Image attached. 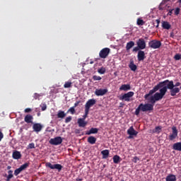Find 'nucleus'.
Wrapping results in <instances>:
<instances>
[{
  "label": "nucleus",
  "instance_id": "f257e3e1",
  "mask_svg": "<svg viewBox=\"0 0 181 181\" xmlns=\"http://www.w3.org/2000/svg\"><path fill=\"white\" fill-rule=\"evenodd\" d=\"M161 83L165 89L170 90V95L172 97H175L176 95L179 93L180 91L181 90V88L180 87L181 86V83L180 82H176L174 84L173 81L166 79L163 81H161Z\"/></svg>",
  "mask_w": 181,
  "mask_h": 181
},
{
  "label": "nucleus",
  "instance_id": "f03ea898",
  "mask_svg": "<svg viewBox=\"0 0 181 181\" xmlns=\"http://www.w3.org/2000/svg\"><path fill=\"white\" fill-rule=\"evenodd\" d=\"M153 105L151 104V103H140V105H139V107H137L136 108L135 110V115L136 116H139L140 111L142 112H147V111H153Z\"/></svg>",
  "mask_w": 181,
  "mask_h": 181
},
{
  "label": "nucleus",
  "instance_id": "7ed1b4c3",
  "mask_svg": "<svg viewBox=\"0 0 181 181\" xmlns=\"http://www.w3.org/2000/svg\"><path fill=\"white\" fill-rule=\"evenodd\" d=\"M167 91L168 89L163 86L162 88L159 89V93H154L153 97L154 99H156V100L160 101L163 99V97H165Z\"/></svg>",
  "mask_w": 181,
  "mask_h": 181
},
{
  "label": "nucleus",
  "instance_id": "20e7f679",
  "mask_svg": "<svg viewBox=\"0 0 181 181\" xmlns=\"http://www.w3.org/2000/svg\"><path fill=\"white\" fill-rule=\"evenodd\" d=\"M163 87V85L162 82L158 83L156 86L153 87V89H151L150 91H148V93L146 94L144 96L145 100H148V97H150L153 93H156V91L159 90Z\"/></svg>",
  "mask_w": 181,
  "mask_h": 181
},
{
  "label": "nucleus",
  "instance_id": "39448f33",
  "mask_svg": "<svg viewBox=\"0 0 181 181\" xmlns=\"http://www.w3.org/2000/svg\"><path fill=\"white\" fill-rule=\"evenodd\" d=\"M45 167L47 168H49L51 170H56L59 173L61 172V170H63V165L59 163L57 164H52V163H45Z\"/></svg>",
  "mask_w": 181,
  "mask_h": 181
},
{
  "label": "nucleus",
  "instance_id": "423d86ee",
  "mask_svg": "<svg viewBox=\"0 0 181 181\" xmlns=\"http://www.w3.org/2000/svg\"><path fill=\"white\" fill-rule=\"evenodd\" d=\"M148 47L153 48V49H158L161 47L162 44L160 40H152L148 43Z\"/></svg>",
  "mask_w": 181,
  "mask_h": 181
},
{
  "label": "nucleus",
  "instance_id": "0eeeda50",
  "mask_svg": "<svg viewBox=\"0 0 181 181\" xmlns=\"http://www.w3.org/2000/svg\"><path fill=\"white\" fill-rule=\"evenodd\" d=\"M110 53V49L108 47H105V48L102 49L100 51L99 57L101 59H105L106 57H108Z\"/></svg>",
  "mask_w": 181,
  "mask_h": 181
},
{
  "label": "nucleus",
  "instance_id": "6e6552de",
  "mask_svg": "<svg viewBox=\"0 0 181 181\" xmlns=\"http://www.w3.org/2000/svg\"><path fill=\"white\" fill-rule=\"evenodd\" d=\"M62 143H63V139L61 136H57L55 138H52L49 140V144L51 145H60Z\"/></svg>",
  "mask_w": 181,
  "mask_h": 181
},
{
  "label": "nucleus",
  "instance_id": "1a4fd4ad",
  "mask_svg": "<svg viewBox=\"0 0 181 181\" xmlns=\"http://www.w3.org/2000/svg\"><path fill=\"white\" fill-rule=\"evenodd\" d=\"M134 95V92H129L127 93H124L122 97H120L119 100H124V101H131V98L133 97Z\"/></svg>",
  "mask_w": 181,
  "mask_h": 181
},
{
  "label": "nucleus",
  "instance_id": "9d476101",
  "mask_svg": "<svg viewBox=\"0 0 181 181\" xmlns=\"http://www.w3.org/2000/svg\"><path fill=\"white\" fill-rule=\"evenodd\" d=\"M108 93V89L107 88H97L95 91V95L97 97L104 96L106 93Z\"/></svg>",
  "mask_w": 181,
  "mask_h": 181
},
{
  "label": "nucleus",
  "instance_id": "9b49d317",
  "mask_svg": "<svg viewBox=\"0 0 181 181\" xmlns=\"http://www.w3.org/2000/svg\"><path fill=\"white\" fill-rule=\"evenodd\" d=\"M96 102L97 101L94 98L89 99L85 105V110L90 111V108L91 107H93L95 104Z\"/></svg>",
  "mask_w": 181,
  "mask_h": 181
},
{
  "label": "nucleus",
  "instance_id": "f8f14e48",
  "mask_svg": "<svg viewBox=\"0 0 181 181\" xmlns=\"http://www.w3.org/2000/svg\"><path fill=\"white\" fill-rule=\"evenodd\" d=\"M127 134L129 135L128 139H132L134 136L138 135V132L135 131L133 127H130L127 130Z\"/></svg>",
  "mask_w": 181,
  "mask_h": 181
},
{
  "label": "nucleus",
  "instance_id": "ddd939ff",
  "mask_svg": "<svg viewBox=\"0 0 181 181\" xmlns=\"http://www.w3.org/2000/svg\"><path fill=\"white\" fill-rule=\"evenodd\" d=\"M136 43V46L139 47L141 50H143L146 48V41L143 38H140L139 40H137Z\"/></svg>",
  "mask_w": 181,
  "mask_h": 181
},
{
  "label": "nucleus",
  "instance_id": "4468645a",
  "mask_svg": "<svg viewBox=\"0 0 181 181\" xmlns=\"http://www.w3.org/2000/svg\"><path fill=\"white\" fill-rule=\"evenodd\" d=\"M172 129H173V134L169 136L170 141H173L174 139H175L178 134V132L176 127H173Z\"/></svg>",
  "mask_w": 181,
  "mask_h": 181
},
{
  "label": "nucleus",
  "instance_id": "2eb2a0df",
  "mask_svg": "<svg viewBox=\"0 0 181 181\" xmlns=\"http://www.w3.org/2000/svg\"><path fill=\"white\" fill-rule=\"evenodd\" d=\"M145 58V52L143 50H139V52H137V60H139V62H143Z\"/></svg>",
  "mask_w": 181,
  "mask_h": 181
},
{
  "label": "nucleus",
  "instance_id": "dca6fc26",
  "mask_svg": "<svg viewBox=\"0 0 181 181\" xmlns=\"http://www.w3.org/2000/svg\"><path fill=\"white\" fill-rule=\"evenodd\" d=\"M33 129L37 133L40 132L42 129V125L40 123H35L33 126Z\"/></svg>",
  "mask_w": 181,
  "mask_h": 181
},
{
  "label": "nucleus",
  "instance_id": "f3484780",
  "mask_svg": "<svg viewBox=\"0 0 181 181\" xmlns=\"http://www.w3.org/2000/svg\"><path fill=\"white\" fill-rule=\"evenodd\" d=\"M98 133V129L96 127H91L89 131L86 132V136H90L91 134H97Z\"/></svg>",
  "mask_w": 181,
  "mask_h": 181
},
{
  "label": "nucleus",
  "instance_id": "a211bd4d",
  "mask_svg": "<svg viewBox=\"0 0 181 181\" xmlns=\"http://www.w3.org/2000/svg\"><path fill=\"white\" fill-rule=\"evenodd\" d=\"M78 127L84 128L87 126L88 122H86V120H83V119L82 118H78Z\"/></svg>",
  "mask_w": 181,
  "mask_h": 181
},
{
  "label": "nucleus",
  "instance_id": "6ab92c4d",
  "mask_svg": "<svg viewBox=\"0 0 181 181\" xmlns=\"http://www.w3.org/2000/svg\"><path fill=\"white\" fill-rule=\"evenodd\" d=\"M22 157L21 152L15 151L12 153V158L15 160H19Z\"/></svg>",
  "mask_w": 181,
  "mask_h": 181
},
{
  "label": "nucleus",
  "instance_id": "aec40b11",
  "mask_svg": "<svg viewBox=\"0 0 181 181\" xmlns=\"http://www.w3.org/2000/svg\"><path fill=\"white\" fill-rule=\"evenodd\" d=\"M33 115L28 114L25 117H24V121L28 124H33Z\"/></svg>",
  "mask_w": 181,
  "mask_h": 181
},
{
  "label": "nucleus",
  "instance_id": "412c9836",
  "mask_svg": "<svg viewBox=\"0 0 181 181\" xmlns=\"http://www.w3.org/2000/svg\"><path fill=\"white\" fill-rule=\"evenodd\" d=\"M131 85L129 84H122V86L119 87V90H123V91H128L131 90Z\"/></svg>",
  "mask_w": 181,
  "mask_h": 181
},
{
  "label": "nucleus",
  "instance_id": "4be33fe9",
  "mask_svg": "<svg viewBox=\"0 0 181 181\" xmlns=\"http://www.w3.org/2000/svg\"><path fill=\"white\" fill-rule=\"evenodd\" d=\"M7 173H8V175H7V174H6L4 175V177H6V181H10L11 179H12L13 177V171L10 170L9 171L7 172Z\"/></svg>",
  "mask_w": 181,
  "mask_h": 181
},
{
  "label": "nucleus",
  "instance_id": "5701e85b",
  "mask_svg": "<svg viewBox=\"0 0 181 181\" xmlns=\"http://www.w3.org/2000/svg\"><path fill=\"white\" fill-rule=\"evenodd\" d=\"M88 142L90 145H94L95 144V142H97V138L93 136H90L88 138Z\"/></svg>",
  "mask_w": 181,
  "mask_h": 181
},
{
  "label": "nucleus",
  "instance_id": "b1692460",
  "mask_svg": "<svg viewBox=\"0 0 181 181\" xmlns=\"http://www.w3.org/2000/svg\"><path fill=\"white\" fill-rule=\"evenodd\" d=\"M177 177L173 174H170L167 177H165V181H176Z\"/></svg>",
  "mask_w": 181,
  "mask_h": 181
},
{
  "label": "nucleus",
  "instance_id": "393cba45",
  "mask_svg": "<svg viewBox=\"0 0 181 181\" xmlns=\"http://www.w3.org/2000/svg\"><path fill=\"white\" fill-rule=\"evenodd\" d=\"M173 149L174 151H181V142L173 144Z\"/></svg>",
  "mask_w": 181,
  "mask_h": 181
},
{
  "label": "nucleus",
  "instance_id": "a878e982",
  "mask_svg": "<svg viewBox=\"0 0 181 181\" xmlns=\"http://www.w3.org/2000/svg\"><path fill=\"white\" fill-rule=\"evenodd\" d=\"M101 155L103 156V159L108 158L110 155V151L107 149L101 151Z\"/></svg>",
  "mask_w": 181,
  "mask_h": 181
},
{
  "label": "nucleus",
  "instance_id": "bb28decb",
  "mask_svg": "<svg viewBox=\"0 0 181 181\" xmlns=\"http://www.w3.org/2000/svg\"><path fill=\"white\" fill-rule=\"evenodd\" d=\"M162 27L163 29L170 30L171 28V25L168 21H163Z\"/></svg>",
  "mask_w": 181,
  "mask_h": 181
},
{
  "label": "nucleus",
  "instance_id": "cd10ccee",
  "mask_svg": "<svg viewBox=\"0 0 181 181\" xmlns=\"http://www.w3.org/2000/svg\"><path fill=\"white\" fill-rule=\"evenodd\" d=\"M129 67L132 71H136L137 70V66L134 64V61H131Z\"/></svg>",
  "mask_w": 181,
  "mask_h": 181
},
{
  "label": "nucleus",
  "instance_id": "c85d7f7f",
  "mask_svg": "<svg viewBox=\"0 0 181 181\" xmlns=\"http://www.w3.org/2000/svg\"><path fill=\"white\" fill-rule=\"evenodd\" d=\"M134 46V41H130L129 42H127V44H126V51H129V49H131Z\"/></svg>",
  "mask_w": 181,
  "mask_h": 181
},
{
  "label": "nucleus",
  "instance_id": "c756f323",
  "mask_svg": "<svg viewBox=\"0 0 181 181\" xmlns=\"http://www.w3.org/2000/svg\"><path fill=\"white\" fill-rule=\"evenodd\" d=\"M66 116V114L63 110L58 111L57 118L64 119Z\"/></svg>",
  "mask_w": 181,
  "mask_h": 181
},
{
  "label": "nucleus",
  "instance_id": "7c9ffc66",
  "mask_svg": "<svg viewBox=\"0 0 181 181\" xmlns=\"http://www.w3.org/2000/svg\"><path fill=\"white\" fill-rule=\"evenodd\" d=\"M112 159H113V163L115 164H117L120 162L121 158L119 156L116 155L113 156Z\"/></svg>",
  "mask_w": 181,
  "mask_h": 181
},
{
  "label": "nucleus",
  "instance_id": "2f4dec72",
  "mask_svg": "<svg viewBox=\"0 0 181 181\" xmlns=\"http://www.w3.org/2000/svg\"><path fill=\"white\" fill-rule=\"evenodd\" d=\"M30 166V163H25L23 165H22L20 168H18L19 169L21 170V171L25 170L28 168H29Z\"/></svg>",
  "mask_w": 181,
  "mask_h": 181
},
{
  "label": "nucleus",
  "instance_id": "473e14b6",
  "mask_svg": "<svg viewBox=\"0 0 181 181\" xmlns=\"http://www.w3.org/2000/svg\"><path fill=\"white\" fill-rule=\"evenodd\" d=\"M145 24V22L144 20L141 18H137L136 20V25L139 26H143Z\"/></svg>",
  "mask_w": 181,
  "mask_h": 181
},
{
  "label": "nucleus",
  "instance_id": "72a5a7b5",
  "mask_svg": "<svg viewBox=\"0 0 181 181\" xmlns=\"http://www.w3.org/2000/svg\"><path fill=\"white\" fill-rule=\"evenodd\" d=\"M72 83L70 81H67L65 83V84H64V88H69L71 87Z\"/></svg>",
  "mask_w": 181,
  "mask_h": 181
},
{
  "label": "nucleus",
  "instance_id": "f704fd0d",
  "mask_svg": "<svg viewBox=\"0 0 181 181\" xmlns=\"http://www.w3.org/2000/svg\"><path fill=\"white\" fill-rule=\"evenodd\" d=\"M40 107H41V110H42V111H46V110H47V104H45V103H41Z\"/></svg>",
  "mask_w": 181,
  "mask_h": 181
},
{
  "label": "nucleus",
  "instance_id": "c9c22d12",
  "mask_svg": "<svg viewBox=\"0 0 181 181\" xmlns=\"http://www.w3.org/2000/svg\"><path fill=\"white\" fill-rule=\"evenodd\" d=\"M28 149H35V143H30L27 147Z\"/></svg>",
  "mask_w": 181,
  "mask_h": 181
},
{
  "label": "nucleus",
  "instance_id": "e433bc0d",
  "mask_svg": "<svg viewBox=\"0 0 181 181\" xmlns=\"http://www.w3.org/2000/svg\"><path fill=\"white\" fill-rule=\"evenodd\" d=\"M105 71L106 69L103 67L100 68V69H98V73H99L100 74H105Z\"/></svg>",
  "mask_w": 181,
  "mask_h": 181
},
{
  "label": "nucleus",
  "instance_id": "4c0bfd02",
  "mask_svg": "<svg viewBox=\"0 0 181 181\" xmlns=\"http://www.w3.org/2000/svg\"><path fill=\"white\" fill-rule=\"evenodd\" d=\"M92 78L94 80V81H99L102 79V78L99 76L94 75Z\"/></svg>",
  "mask_w": 181,
  "mask_h": 181
},
{
  "label": "nucleus",
  "instance_id": "58836bf2",
  "mask_svg": "<svg viewBox=\"0 0 181 181\" xmlns=\"http://www.w3.org/2000/svg\"><path fill=\"white\" fill-rule=\"evenodd\" d=\"M67 112H71V115H74L76 113V110H75V107H69V109L68 110Z\"/></svg>",
  "mask_w": 181,
  "mask_h": 181
},
{
  "label": "nucleus",
  "instance_id": "ea45409f",
  "mask_svg": "<svg viewBox=\"0 0 181 181\" xmlns=\"http://www.w3.org/2000/svg\"><path fill=\"white\" fill-rule=\"evenodd\" d=\"M23 170L21 169L17 168L16 169L15 172L13 173V175L16 176L18 175Z\"/></svg>",
  "mask_w": 181,
  "mask_h": 181
},
{
  "label": "nucleus",
  "instance_id": "a19ab883",
  "mask_svg": "<svg viewBox=\"0 0 181 181\" xmlns=\"http://www.w3.org/2000/svg\"><path fill=\"white\" fill-rule=\"evenodd\" d=\"M174 59L175 61H179L181 59V54H175Z\"/></svg>",
  "mask_w": 181,
  "mask_h": 181
},
{
  "label": "nucleus",
  "instance_id": "79ce46f5",
  "mask_svg": "<svg viewBox=\"0 0 181 181\" xmlns=\"http://www.w3.org/2000/svg\"><path fill=\"white\" fill-rule=\"evenodd\" d=\"M89 114V110H85V115L83 116V118H81L83 120H86V119L88 117V115Z\"/></svg>",
  "mask_w": 181,
  "mask_h": 181
},
{
  "label": "nucleus",
  "instance_id": "37998d69",
  "mask_svg": "<svg viewBox=\"0 0 181 181\" xmlns=\"http://www.w3.org/2000/svg\"><path fill=\"white\" fill-rule=\"evenodd\" d=\"M42 96V95H40L39 93H34L33 98L35 100H39V98Z\"/></svg>",
  "mask_w": 181,
  "mask_h": 181
},
{
  "label": "nucleus",
  "instance_id": "c03bdc74",
  "mask_svg": "<svg viewBox=\"0 0 181 181\" xmlns=\"http://www.w3.org/2000/svg\"><path fill=\"white\" fill-rule=\"evenodd\" d=\"M148 100H150L151 104H155L156 101H158L153 96H151Z\"/></svg>",
  "mask_w": 181,
  "mask_h": 181
},
{
  "label": "nucleus",
  "instance_id": "a18cd8bd",
  "mask_svg": "<svg viewBox=\"0 0 181 181\" xmlns=\"http://www.w3.org/2000/svg\"><path fill=\"white\" fill-rule=\"evenodd\" d=\"M72 119V117L71 116H69L68 117H66L65 119V123L67 124L69 122H70Z\"/></svg>",
  "mask_w": 181,
  "mask_h": 181
},
{
  "label": "nucleus",
  "instance_id": "49530a36",
  "mask_svg": "<svg viewBox=\"0 0 181 181\" xmlns=\"http://www.w3.org/2000/svg\"><path fill=\"white\" fill-rule=\"evenodd\" d=\"M139 51H141V49H140V48L138 46L135 47L133 49V52H139Z\"/></svg>",
  "mask_w": 181,
  "mask_h": 181
},
{
  "label": "nucleus",
  "instance_id": "de8ad7c7",
  "mask_svg": "<svg viewBox=\"0 0 181 181\" xmlns=\"http://www.w3.org/2000/svg\"><path fill=\"white\" fill-rule=\"evenodd\" d=\"M30 112H32V109L30 107H27L24 110V112L25 113H30Z\"/></svg>",
  "mask_w": 181,
  "mask_h": 181
},
{
  "label": "nucleus",
  "instance_id": "09e8293b",
  "mask_svg": "<svg viewBox=\"0 0 181 181\" xmlns=\"http://www.w3.org/2000/svg\"><path fill=\"white\" fill-rule=\"evenodd\" d=\"M180 9L179 8H175V15L178 16V14L180 13Z\"/></svg>",
  "mask_w": 181,
  "mask_h": 181
},
{
  "label": "nucleus",
  "instance_id": "8fccbe9b",
  "mask_svg": "<svg viewBox=\"0 0 181 181\" xmlns=\"http://www.w3.org/2000/svg\"><path fill=\"white\" fill-rule=\"evenodd\" d=\"M139 160V158L137 156L134 157L133 162L137 163V161Z\"/></svg>",
  "mask_w": 181,
  "mask_h": 181
},
{
  "label": "nucleus",
  "instance_id": "3c124183",
  "mask_svg": "<svg viewBox=\"0 0 181 181\" xmlns=\"http://www.w3.org/2000/svg\"><path fill=\"white\" fill-rule=\"evenodd\" d=\"M80 103H81V101H77L76 103H74V107H72L75 108L78 107Z\"/></svg>",
  "mask_w": 181,
  "mask_h": 181
},
{
  "label": "nucleus",
  "instance_id": "603ef678",
  "mask_svg": "<svg viewBox=\"0 0 181 181\" xmlns=\"http://www.w3.org/2000/svg\"><path fill=\"white\" fill-rule=\"evenodd\" d=\"M160 130H161V127H156L155 128V132H157L160 131Z\"/></svg>",
  "mask_w": 181,
  "mask_h": 181
},
{
  "label": "nucleus",
  "instance_id": "864d4df0",
  "mask_svg": "<svg viewBox=\"0 0 181 181\" xmlns=\"http://www.w3.org/2000/svg\"><path fill=\"white\" fill-rule=\"evenodd\" d=\"M3 139H4V134L1 132H0V141H1Z\"/></svg>",
  "mask_w": 181,
  "mask_h": 181
},
{
  "label": "nucleus",
  "instance_id": "5fc2aeb1",
  "mask_svg": "<svg viewBox=\"0 0 181 181\" xmlns=\"http://www.w3.org/2000/svg\"><path fill=\"white\" fill-rule=\"evenodd\" d=\"M173 9H170V10H169V11H168V16H172V14H173Z\"/></svg>",
  "mask_w": 181,
  "mask_h": 181
},
{
  "label": "nucleus",
  "instance_id": "6e6d98bb",
  "mask_svg": "<svg viewBox=\"0 0 181 181\" xmlns=\"http://www.w3.org/2000/svg\"><path fill=\"white\" fill-rule=\"evenodd\" d=\"M156 22L157 25H160V20L157 19V20H156Z\"/></svg>",
  "mask_w": 181,
  "mask_h": 181
},
{
  "label": "nucleus",
  "instance_id": "4d7b16f0",
  "mask_svg": "<svg viewBox=\"0 0 181 181\" xmlns=\"http://www.w3.org/2000/svg\"><path fill=\"white\" fill-rule=\"evenodd\" d=\"M76 180H77V181H82L83 179H81V178H77Z\"/></svg>",
  "mask_w": 181,
  "mask_h": 181
},
{
  "label": "nucleus",
  "instance_id": "13d9d810",
  "mask_svg": "<svg viewBox=\"0 0 181 181\" xmlns=\"http://www.w3.org/2000/svg\"><path fill=\"white\" fill-rule=\"evenodd\" d=\"M40 115H41V113H40V112H38V113H37V117H40Z\"/></svg>",
  "mask_w": 181,
  "mask_h": 181
},
{
  "label": "nucleus",
  "instance_id": "bf43d9fd",
  "mask_svg": "<svg viewBox=\"0 0 181 181\" xmlns=\"http://www.w3.org/2000/svg\"><path fill=\"white\" fill-rule=\"evenodd\" d=\"M11 168V166H7V170H10Z\"/></svg>",
  "mask_w": 181,
  "mask_h": 181
},
{
  "label": "nucleus",
  "instance_id": "052dcab7",
  "mask_svg": "<svg viewBox=\"0 0 181 181\" xmlns=\"http://www.w3.org/2000/svg\"><path fill=\"white\" fill-rule=\"evenodd\" d=\"M93 63H94L93 61H90V64H93Z\"/></svg>",
  "mask_w": 181,
  "mask_h": 181
},
{
  "label": "nucleus",
  "instance_id": "680f3d73",
  "mask_svg": "<svg viewBox=\"0 0 181 181\" xmlns=\"http://www.w3.org/2000/svg\"><path fill=\"white\" fill-rule=\"evenodd\" d=\"M156 28H159V25L157 24V25H156Z\"/></svg>",
  "mask_w": 181,
  "mask_h": 181
},
{
  "label": "nucleus",
  "instance_id": "e2e57ef3",
  "mask_svg": "<svg viewBox=\"0 0 181 181\" xmlns=\"http://www.w3.org/2000/svg\"><path fill=\"white\" fill-rule=\"evenodd\" d=\"M121 181H124V180H121Z\"/></svg>",
  "mask_w": 181,
  "mask_h": 181
},
{
  "label": "nucleus",
  "instance_id": "0e129e2a",
  "mask_svg": "<svg viewBox=\"0 0 181 181\" xmlns=\"http://www.w3.org/2000/svg\"><path fill=\"white\" fill-rule=\"evenodd\" d=\"M180 90H181V86H180Z\"/></svg>",
  "mask_w": 181,
  "mask_h": 181
}]
</instances>
